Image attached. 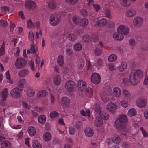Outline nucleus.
<instances>
[{
  "mask_svg": "<svg viewBox=\"0 0 148 148\" xmlns=\"http://www.w3.org/2000/svg\"><path fill=\"white\" fill-rule=\"evenodd\" d=\"M143 76V73L142 70L137 69L131 72L129 76V80L127 79L125 76L123 77V83L125 85H128L130 83L133 85H135L139 83V79Z\"/></svg>",
  "mask_w": 148,
  "mask_h": 148,
  "instance_id": "1",
  "label": "nucleus"
},
{
  "mask_svg": "<svg viewBox=\"0 0 148 148\" xmlns=\"http://www.w3.org/2000/svg\"><path fill=\"white\" fill-rule=\"evenodd\" d=\"M127 118L123 114L120 116L115 122V125L119 131L123 134H126L127 130L126 127L127 124Z\"/></svg>",
  "mask_w": 148,
  "mask_h": 148,
  "instance_id": "2",
  "label": "nucleus"
},
{
  "mask_svg": "<svg viewBox=\"0 0 148 148\" xmlns=\"http://www.w3.org/2000/svg\"><path fill=\"white\" fill-rule=\"evenodd\" d=\"M75 86V83L74 82L71 80L66 81L65 84V88L68 95H71Z\"/></svg>",
  "mask_w": 148,
  "mask_h": 148,
  "instance_id": "3",
  "label": "nucleus"
},
{
  "mask_svg": "<svg viewBox=\"0 0 148 148\" xmlns=\"http://www.w3.org/2000/svg\"><path fill=\"white\" fill-rule=\"evenodd\" d=\"M120 105L119 104L115 103L113 102H110L106 106L107 110L112 113H115L117 109L119 108Z\"/></svg>",
  "mask_w": 148,
  "mask_h": 148,
  "instance_id": "4",
  "label": "nucleus"
},
{
  "mask_svg": "<svg viewBox=\"0 0 148 148\" xmlns=\"http://www.w3.org/2000/svg\"><path fill=\"white\" fill-rule=\"evenodd\" d=\"M27 64L26 60L22 58H18L14 62V66L17 69H21L25 67Z\"/></svg>",
  "mask_w": 148,
  "mask_h": 148,
  "instance_id": "5",
  "label": "nucleus"
},
{
  "mask_svg": "<svg viewBox=\"0 0 148 148\" xmlns=\"http://www.w3.org/2000/svg\"><path fill=\"white\" fill-rule=\"evenodd\" d=\"M96 116H99L100 117L104 120H108L109 117V115L108 114L101 112L100 107L97 106L94 108Z\"/></svg>",
  "mask_w": 148,
  "mask_h": 148,
  "instance_id": "6",
  "label": "nucleus"
},
{
  "mask_svg": "<svg viewBox=\"0 0 148 148\" xmlns=\"http://www.w3.org/2000/svg\"><path fill=\"white\" fill-rule=\"evenodd\" d=\"M91 21L95 26H104L107 23V21L106 19L102 18L98 21L97 18L95 17H92Z\"/></svg>",
  "mask_w": 148,
  "mask_h": 148,
  "instance_id": "7",
  "label": "nucleus"
},
{
  "mask_svg": "<svg viewBox=\"0 0 148 148\" xmlns=\"http://www.w3.org/2000/svg\"><path fill=\"white\" fill-rule=\"evenodd\" d=\"M117 31L118 34L123 35H126L129 32L130 29L127 26L121 24L117 27Z\"/></svg>",
  "mask_w": 148,
  "mask_h": 148,
  "instance_id": "8",
  "label": "nucleus"
},
{
  "mask_svg": "<svg viewBox=\"0 0 148 148\" xmlns=\"http://www.w3.org/2000/svg\"><path fill=\"white\" fill-rule=\"evenodd\" d=\"M8 90L7 88L4 89L1 92L0 97L1 100H0V104L3 106H5L6 103L5 102L6 99L8 96Z\"/></svg>",
  "mask_w": 148,
  "mask_h": 148,
  "instance_id": "9",
  "label": "nucleus"
},
{
  "mask_svg": "<svg viewBox=\"0 0 148 148\" xmlns=\"http://www.w3.org/2000/svg\"><path fill=\"white\" fill-rule=\"evenodd\" d=\"M22 90V88L17 87L12 89L10 91V96L12 98H18L20 97V94L19 92Z\"/></svg>",
  "mask_w": 148,
  "mask_h": 148,
  "instance_id": "10",
  "label": "nucleus"
},
{
  "mask_svg": "<svg viewBox=\"0 0 148 148\" xmlns=\"http://www.w3.org/2000/svg\"><path fill=\"white\" fill-rule=\"evenodd\" d=\"M78 82V88L79 94L84 93L85 88L86 87V83L83 80H79Z\"/></svg>",
  "mask_w": 148,
  "mask_h": 148,
  "instance_id": "11",
  "label": "nucleus"
},
{
  "mask_svg": "<svg viewBox=\"0 0 148 148\" xmlns=\"http://www.w3.org/2000/svg\"><path fill=\"white\" fill-rule=\"evenodd\" d=\"M143 22V19L142 18L137 16L134 18L133 23L134 26L136 27H140L142 25Z\"/></svg>",
  "mask_w": 148,
  "mask_h": 148,
  "instance_id": "12",
  "label": "nucleus"
},
{
  "mask_svg": "<svg viewBox=\"0 0 148 148\" xmlns=\"http://www.w3.org/2000/svg\"><path fill=\"white\" fill-rule=\"evenodd\" d=\"M50 24L53 26L57 25L60 21V18L56 15H51L50 18Z\"/></svg>",
  "mask_w": 148,
  "mask_h": 148,
  "instance_id": "13",
  "label": "nucleus"
},
{
  "mask_svg": "<svg viewBox=\"0 0 148 148\" xmlns=\"http://www.w3.org/2000/svg\"><path fill=\"white\" fill-rule=\"evenodd\" d=\"M25 7L29 10H33L37 8V5L34 1L29 0L27 1L25 4Z\"/></svg>",
  "mask_w": 148,
  "mask_h": 148,
  "instance_id": "14",
  "label": "nucleus"
},
{
  "mask_svg": "<svg viewBox=\"0 0 148 148\" xmlns=\"http://www.w3.org/2000/svg\"><path fill=\"white\" fill-rule=\"evenodd\" d=\"M91 79L93 83L97 84L100 82L101 77L99 74L97 73H94L92 74Z\"/></svg>",
  "mask_w": 148,
  "mask_h": 148,
  "instance_id": "15",
  "label": "nucleus"
},
{
  "mask_svg": "<svg viewBox=\"0 0 148 148\" xmlns=\"http://www.w3.org/2000/svg\"><path fill=\"white\" fill-rule=\"evenodd\" d=\"M147 101L145 99L142 98L138 100L136 102L137 106L139 107H145L147 104Z\"/></svg>",
  "mask_w": 148,
  "mask_h": 148,
  "instance_id": "16",
  "label": "nucleus"
},
{
  "mask_svg": "<svg viewBox=\"0 0 148 148\" xmlns=\"http://www.w3.org/2000/svg\"><path fill=\"white\" fill-rule=\"evenodd\" d=\"M136 10L134 9H130L127 10L125 12V16L128 17H132L134 16L136 14Z\"/></svg>",
  "mask_w": 148,
  "mask_h": 148,
  "instance_id": "17",
  "label": "nucleus"
},
{
  "mask_svg": "<svg viewBox=\"0 0 148 148\" xmlns=\"http://www.w3.org/2000/svg\"><path fill=\"white\" fill-rule=\"evenodd\" d=\"M70 103V100L67 97H63L61 101V104L63 107H66L68 106Z\"/></svg>",
  "mask_w": 148,
  "mask_h": 148,
  "instance_id": "18",
  "label": "nucleus"
},
{
  "mask_svg": "<svg viewBox=\"0 0 148 148\" xmlns=\"http://www.w3.org/2000/svg\"><path fill=\"white\" fill-rule=\"evenodd\" d=\"M122 95L125 98L128 100H130L132 98V96L130 92L127 90L124 89L122 91Z\"/></svg>",
  "mask_w": 148,
  "mask_h": 148,
  "instance_id": "19",
  "label": "nucleus"
},
{
  "mask_svg": "<svg viewBox=\"0 0 148 148\" xmlns=\"http://www.w3.org/2000/svg\"><path fill=\"white\" fill-rule=\"evenodd\" d=\"M53 82L56 85H59L61 82V77L59 75L55 76L53 78Z\"/></svg>",
  "mask_w": 148,
  "mask_h": 148,
  "instance_id": "20",
  "label": "nucleus"
},
{
  "mask_svg": "<svg viewBox=\"0 0 148 148\" xmlns=\"http://www.w3.org/2000/svg\"><path fill=\"white\" fill-rule=\"evenodd\" d=\"M113 95L116 98H119L121 95V91L120 89L118 87L114 88L113 90Z\"/></svg>",
  "mask_w": 148,
  "mask_h": 148,
  "instance_id": "21",
  "label": "nucleus"
},
{
  "mask_svg": "<svg viewBox=\"0 0 148 148\" xmlns=\"http://www.w3.org/2000/svg\"><path fill=\"white\" fill-rule=\"evenodd\" d=\"M48 95L47 91L45 90H39L37 94V97L38 99H40L45 97Z\"/></svg>",
  "mask_w": 148,
  "mask_h": 148,
  "instance_id": "22",
  "label": "nucleus"
},
{
  "mask_svg": "<svg viewBox=\"0 0 148 148\" xmlns=\"http://www.w3.org/2000/svg\"><path fill=\"white\" fill-rule=\"evenodd\" d=\"M27 131L29 135L31 137L34 136L36 134L35 128L33 126H30L28 127Z\"/></svg>",
  "mask_w": 148,
  "mask_h": 148,
  "instance_id": "23",
  "label": "nucleus"
},
{
  "mask_svg": "<svg viewBox=\"0 0 148 148\" xmlns=\"http://www.w3.org/2000/svg\"><path fill=\"white\" fill-rule=\"evenodd\" d=\"M29 73V70L24 69L20 71L18 73L19 76L21 77H24L28 75Z\"/></svg>",
  "mask_w": 148,
  "mask_h": 148,
  "instance_id": "24",
  "label": "nucleus"
},
{
  "mask_svg": "<svg viewBox=\"0 0 148 148\" xmlns=\"http://www.w3.org/2000/svg\"><path fill=\"white\" fill-rule=\"evenodd\" d=\"M127 67V64L126 62H122L118 67L119 71L120 72H123Z\"/></svg>",
  "mask_w": 148,
  "mask_h": 148,
  "instance_id": "25",
  "label": "nucleus"
},
{
  "mask_svg": "<svg viewBox=\"0 0 148 148\" xmlns=\"http://www.w3.org/2000/svg\"><path fill=\"white\" fill-rule=\"evenodd\" d=\"M11 146V143L8 140H5L1 144V148H10Z\"/></svg>",
  "mask_w": 148,
  "mask_h": 148,
  "instance_id": "26",
  "label": "nucleus"
},
{
  "mask_svg": "<svg viewBox=\"0 0 148 148\" xmlns=\"http://www.w3.org/2000/svg\"><path fill=\"white\" fill-rule=\"evenodd\" d=\"M113 38L116 40L121 41L124 38V36L121 34L118 33H115L113 34Z\"/></svg>",
  "mask_w": 148,
  "mask_h": 148,
  "instance_id": "27",
  "label": "nucleus"
},
{
  "mask_svg": "<svg viewBox=\"0 0 148 148\" xmlns=\"http://www.w3.org/2000/svg\"><path fill=\"white\" fill-rule=\"evenodd\" d=\"M94 124L96 126L100 127L103 124V121L100 118L97 117L95 121Z\"/></svg>",
  "mask_w": 148,
  "mask_h": 148,
  "instance_id": "28",
  "label": "nucleus"
},
{
  "mask_svg": "<svg viewBox=\"0 0 148 148\" xmlns=\"http://www.w3.org/2000/svg\"><path fill=\"white\" fill-rule=\"evenodd\" d=\"M112 139L113 142L116 143H119L121 141V138L119 136L116 134H114L112 136Z\"/></svg>",
  "mask_w": 148,
  "mask_h": 148,
  "instance_id": "29",
  "label": "nucleus"
},
{
  "mask_svg": "<svg viewBox=\"0 0 148 148\" xmlns=\"http://www.w3.org/2000/svg\"><path fill=\"white\" fill-rule=\"evenodd\" d=\"M27 83V81L24 79H22L18 81L17 83V85L19 88H22L23 89L24 85Z\"/></svg>",
  "mask_w": 148,
  "mask_h": 148,
  "instance_id": "30",
  "label": "nucleus"
},
{
  "mask_svg": "<svg viewBox=\"0 0 148 148\" xmlns=\"http://www.w3.org/2000/svg\"><path fill=\"white\" fill-rule=\"evenodd\" d=\"M52 138L51 135L49 132L45 133L43 135V138L45 141H48L50 140Z\"/></svg>",
  "mask_w": 148,
  "mask_h": 148,
  "instance_id": "31",
  "label": "nucleus"
},
{
  "mask_svg": "<svg viewBox=\"0 0 148 148\" xmlns=\"http://www.w3.org/2000/svg\"><path fill=\"white\" fill-rule=\"evenodd\" d=\"M120 4L123 6L128 7L131 5V3L128 0H120Z\"/></svg>",
  "mask_w": 148,
  "mask_h": 148,
  "instance_id": "32",
  "label": "nucleus"
},
{
  "mask_svg": "<svg viewBox=\"0 0 148 148\" xmlns=\"http://www.w3.org/2000/svg\"><path fill=\"white\" fill-rule=\"evenodd\" d=\"M86 135L88 137L92 136L94 132L92 129L89 128H86L85 131Z\"/></svg>",
  "mask_w": 148,
  "mask_h": 148,
  "instance_id": "33",
  "label": "nucleus"
},
{
  "mask_svg": "<svg viewBox=\"0 0 148 148\" xmlns=\"http://www.w3.org/2000/svg\"><path fill=\"white\" fill-rule=\"evenodd\" d=\"M136 110L135 109L131 108L127 112V114L130 117L134 116L136 114Z\"/></svg>",
  "mask_w": 148,
  "mask_h": 148,
  "instance_id": "34",
  "label": "nucleus"
},
{
  "mask_svg": "<svg viewBox=\"0 0 148 148\" xmlns=\"http://www.w3.org/2000/svg\"><path fill=\"white\" fill-rule=\"evenodd\" d=\"M26 92L27 95L29 97H32L35 95V91L32 88H28Z\"/></svg>",
  "mask_w": 148,
  "mask_h": 148,
  "instance_id": "35",
  "label": "nucleus"
},
{
  "mask_svg": "<svg viewBox=\"0 0 148 148\" xmlns=\"http://www.w3.org/2000/svg\"><path fill=\"white\" fill-rule=\"evenodd\" d=\"M82 46L80 43H77L74 45V49L76 51H79L82 49Z\"/></svg>",
  "mask_w": 148,
  "mask_h": 148,
  "instance_id": "36",
  "label": "nucleus"
},
{
  "mask_svg": "<svg viewBox=\"0 0 148 148\" xmlns=\"http://www.w3.org/2000/svg\"><path fill=\"white\" fill-rule=\"evenodd\" d=\"M6 78L7 81L11 84H12L13 83V80L11 79L9 71L8 70L5 73Z\"/></svg>",
  "mask_w": 148,
  "mask_h": 148,
  "instance_id": "37",
  "label": "nucleus"
},
{
  "mask_svg": "<svg viewBox=\"0 0 148 148\" xmlns=\"http://www.w3.org/2000/svg\"><path fill=\"white\" fill-rule=\"evenodd\" d=\"M46 117L44 115L40 116L38 119V122L41 124L44 123L46 122Z\"/></svg>",
  "mask_w": 148,
  "mask_h": 148,
  "instance_id": "38",
  "label": "nucleus"
},
{
  "mask_svg": "<svg viewBox=\"0 0 148 148\" xmlns=\"http://www.w3.org/2000/svg\"><path fill=\"white\" fill-rule=\"evenodd\" d=\"M32 143V146L34 148H42L40 144L37 141L33 140Z\"/></svg>",
  "mask_w": 148,
  "mask_h": 148,
  "instance_id": "39",
  "label": "nucleus"
},
{
  "mask_svg": "<svg viewBox=\"0 0 148 148\" xmlns=\"http://www.w3.org/2000/svg\"><path fill=\"white\" fill-rule=\"evenodd\" d=\"M117 56L115 54L110 55L108 58V60L110 62H113L115 61L117 59Z\"/></svg>",
  "mask_w": 148,
  "mask_h": 148,
  "instance_id": "40",
  "label": "nucleus"
},
{
  "mask_svg": "<svg viewBox=\"0 0 148 148\" xmlns=\"http://www.w3.org/2000/svg\"><path fill=\"white\" fill-rule=\"evenodd\" d=\"M84 61L83 60L79 59L77 62V67L79 69H82L84 66Z\"/></svg>",
  "mask_w": 148,
  "mask_h": 148,
  "instance_id": "41",
  "label": "nucleus"
},
{
  "mask_svg": "<svg viewBox=\"0 0 148 148\" xmlns=\"http://www.w3.org/2000/svg\"><path fill=\"white\" fill-rule=\"evenodd\" d=\"M108 68L111 71H113L116 68V64L113 63H109L107 65Z\"/></svg>",
  "mask_w": 148,
  "mask_h": 148,
  "instance_id": "42",
  "label": "nucleus"
},
{
  "mask_svg": "<svg viewBox=\"0 0 148 148\" xmlns=\"http://www.w3.org/2000/svg\"><path fill=\"white\" fill-rule=\"evenodd\" d=\"M28 38L30 41L32 42H34V37L33 33L32 31H30L29 32Z\"/></svg>",
  "mask_w": 148,
  "mask_h": 148,
  "instance_id": "43",
  "label": "nucleus"
},
{
  "mask_svg": "<svg viewBox=\"0 0 148 148\" xmlns=\"http://www.w3.org/2000/svg\"><path fill=\"white\" fill-rule=\"evenodd\" d=\"M82 39L83 41L85 42H88L91 40V36L88 35L84 36Z\"/></svg>",
  "mask_w": 148,
  "mask_h": 148,
  "instance_id": "44",
  "label": "nucleus"
},
{
  "mask_svg": "<svg viewBox=\"0 0 148 148\" xmlns=\"http://www.w3.org/2000/svg\"><path fill=\"white\" fill-rule=\"evenodd\" d=\"M68 38L69 40L72 41H74L77 39V36L72 34H69L68 36Z\"/></svg>",
  "mask_w": 148,
  "mask_h": 148,
  "instance_id": "45",
  "label": "nucleus"
},
{
  "mask_svg": "<svg viewBox=\"0 0 148 148\" xmlns=\"http://www.w3.org/2000/svg\"><path fill=\"white\" fill-rule=\"evenodd\" d=\"M81 114L84 116H87L88 117H90V112L89 110H87L86 111H84L83 110L81 111Z\"/></svg>",
  "mask_w": 148,
  "mask_h": 148,
  "instance_id": "46",
  "label": "nucleus"
},
{
  "mask_svg": "<svg viewBox=\"0 0 148 148\" xmlns=\"http://www.w3.org/2000/svg\"><path fill=\"white\" fill-rule=\"evenodd\" d=\"M95 64L96 66L99 67L103 66V62L101 59H98L97 60Z\"/></svg>",
  "mask_w": 148,
  "mask_h": 148,
  "instance_id": "47",
  "label": "nucleus"
},
{
  "mask_svg": "<svg viewBox=\"0 0 148 148\" xmlns=\"http://www.w3.org/2000/svg\"><path fill=\"white\" fill-rule=\"evenodd\" d=\"M72 20L75 24H78L80 22V18L79 16H73Z\"/></svg>",
  "mask_w": 148,
  "mask_h": 148,
  "instance_id": "48",
  "label": "nucleus"
},
{
  "mask_svg": "<svg viewBox=\"0 0 148 148\" xmlns=\"http://www.w3.org/2000/svg\"><path fill=\"white\" fill-rule=\"evenodd\" d=\"M27 27L29 29H33L34 28V26L31 20H28L27 22Z\"/></svg>",
  "mask_w": 148,
  "mask_h": 148,
  "instance_id": "49",
  "label": "nucleus"
},
{
  "mask_svg": "<svg viewBox=\"0 0 148 148\" xmlns=\"http://www.w3.org/2000/svg\"><path fill=\"white\" fill-rule=\"evenodd\" d=\"M57 62L60 66H62L64 64L63 57L62 56H59L58 58Z\"/></svg>",
  "mask_w": 148,
  "mask_h": 148,
  "instance_id": "50",
  "label": "nucleus"
},
{
  "mask_svg": "<svg viewBox=\"0 0 148 148\" xmlns=\"http://www.w3.org/2000/svg\"><path fill=\"white\" fill-rule=\"evenodd\" d=\"M30 50L32 53L34 54L37 51V48L36 45L34 44H32L31 45Z\"/></svg>",
  "mask_w": 148,
  "mask_h": 148,
  "instance_id": "51",
  "label": "nucleus"
},
{
  "mask_svg": "<svg viewBox=\"0 0 148 148\" xmlns=\"http://www.w3.org/2000/svg\"><path fill=\"white\" fill-rule=\"evenodd\" d=\"M20 52V49L18 47H17L16 48L14 49L13 51V53H14L15 56L18 57L19 56Z\"/></svg>",
  "mask_w": 148,
  "mask_h": 148,
  "instance_id": "52",
  "label": "nucleus"
},
{
  "mask_svg": "<svg viewBox=\"0 0 148 148\" xmlns=\"http://www.w3.org/2000/svg\"><path fill=\"white\" fill-rule=\"evenodd\" d=\"M88 23V19L86 18H84L82 19V25L83 27L86 26Z\"/></svg>",
  "mask_w": 148,
  "mask_h": 148,
  "instance_id": "53",
  "label": "nucleus"
},
{
  "mask_svg": "<svg viewBox=\"0 0 148 148\" xmlns=\"http://www.w3.org/2000/svg\"><path fill=\"white\" fill-rule=\"evenodd\" d=\"M65 1L69 4L72 5H76L79 2V0H65Z\"/></svg>",
  "mask_w": 148,
  "mask_h": 148,
  "instance_id": "54",
  "label": "nucleus"
},
{
  "mask_svg": "<svg viewBox=\"0 0 148 148\" xmlns=\"http://www.w3.org/2000/svg\"><path fill=\"white\" fill-rule=\"evenodd\" d=\"M92 90L91 88L88 87L86 88H85V92L82 93L81 95L86 94L87 95H88L89 94L92 93Z\"/></svg>",
  "mask_w": 148,
  "mask_h": 148,
  "instance_id": "55",
  "label": "nucleus"
},
{
  "mask_svg": "<svg viewBox=\"0 0 148 148\" xmlns=\"http://www.w3.org/2000/svg\"><path fill=\"white\" fill-rule=\"evenodd\" d=\"M59 114L56 111H52L50 113V116L51 118H53L58 116Z\"/></svg>",
  "mask_w": 148,
  "mask_h": 148,
  "instance_id": "56",
  "label": "nucleus"
},
{
  "mask_svg": "<svg viewBox=\"0 0 148 148\" xmlns=\"http://www.w3.org/2000/svg\"><path fill=\"white\" fill-rule=\"evenodd\" d=\"M56 6V4L53 1L50 2L48 5L49 8L51 9H54Z\"/></svg>",
  "mask_w": 148,
  "mask_h": 148,
  "instance_id": "57",
  "label": "nucleus"
},
{
  "mask_svg": "<svg viewBox=\"0 0 148 148\" xmlns=\"http://www.w3.org/2000/svg\"><path fill=\"white\" fill-rule=\"evenodd\" d=\"M101 98L102 100L104 102H107L109 100V98L106 96V94H101Z\"/></svg>",
  "mask_w": 148,
  "mask_h": 148,
  "instance_id": "58",
  "label": "nucleus"
},
{
  "mask_svg": "<svg viewBox=\"0 0 148 148\" xmlns=\"http://www.w3.org/2000/svg\"><path fill=\"white\" fill-rule=\"evenodd\" d=\"M120 103L121 106L124 108L127 107L128 105V102L125 100H122L121 101Z\"/></svg>",
  "mask_w": 148,
  "mask_h": 148,
  "instance_id": "59",
  "label": "nucleus"
},
{
  "mask_svg": "<svg viewBox=\"0 0 148 148\" xmlns=\"http://www.w3.org/2000/svg\"><path fill=\"white\" fill-rule=\"evenodd\" d=\"M67 46H66V53L68 55H71L72 54L73 51L72 49L71 46L69 47H67Z\"/></svg>",
  "mask_w": 148,
  "mask_h": 148,
  "instance_id": "60",
  "label": "nucleus"
},
{
  "mask_svg": "<svg viewBox=\"0 0 148 148\" xmlns=\"http://www.w3.org/2000/svg\"><path fill=\"white\" fill-rule=\"evenodd\" d=\"M69 132L70 134L73 135L75 132V130L74 127L71 126L69 127Z\"/></svg>",
  "mask_w": 148,
  "mask_h": 148,
  "instance_id": "61",
  "label": "nucleus"
},
{
  "mask_svg": "<svg viewBox=\"0 0 148 148\" xmlns=\"http://www.w3.org/2000/svg\"><path fill=\"white\" fill-rule=\"evenodd\" d=\"M143 134L144 137H147L148 136V133L144 129L143 127H141L140 129Z\"/></svg>",
  "mask_w": 148,
  "mask_h": 148,
  "instance_id": "62",
  "label": "nucleus"
},
{
  "mask_svg": "<svg viewBox=\"0 0 148 148\" xmlns=\"http://www.w3.org/2000/svg\"><path fill=\"white\" fill-rule=\"evenodd\" d=\"M93 10L95 11H98L100 9V5L98 4H93Z\"/></svg>",
  "mask_w": 148,
  "mask_h": 148,
  "instance_id": "63",
  "label": "nucleus"
},
{
  "mask_svg": "<svg viewBox=\"0 0 148 148\" xmlns=\"http://www.w3.org/2000/svg\"><path fill=\"white\" fill-rule=\"evenodd\" d=\"M101 50L98 47H95V49L94 51V53L96 55L98 56L100 55L101 53Z\"/></svg>",
  "mask_w": 148,
  "mask_h": 148,
  "instance_id": "64",
  "label": "nucleus"
}]
</instances>
